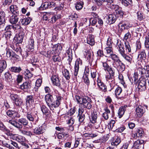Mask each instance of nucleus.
<instances>
[{
    "instance_id": "1",
    "label": "nucleus",
    "mask_w": 149,
    "mask_h": 149,
    "mask_svg": "<svg viewBox=\"0 0 149 149\" xmlns=\"http://www.w3.org/2000/svg\"><path fill=\"white\" fill-rule=\"evenodd\" d=\"M104 69L108 73V74L106 75V80L109 84L108 86L109 91H111L113 89L115 86V81L114 76L115 71L114 69L109 66L106 62H102Z\"/></svg>"
},
{
    "instance_id": "2",
    "label": "nucleus",
    "mask_w": 149,
    "mask_h": 149,
    "mask_svg": "<svg viewBox=\"0 0 149 149\" xmlns=\"http://www.w3.org/2000/svg\"><path fill=\"white\" fill-rule=\"evenodd\" d=\"M62 97H57L56 101L54 100L52 96L50 94H47L45 96V100L47 106L51 110H53L60 105Z\"/></svg>"
},
{
    "instance_id": "3",
    "label": "nucleus",
    "mask_w": 149,
    "mask_h": 149,
    "mask_svg": "<svg viewBox=\"0 0 149 149\" xmlns=\"http://www.w3.org/2000/svg\"><path fill=\"white\" fill-rule=\"evenodd\" d=\"M116 46L120 54L127 62L131 63L132 57L131 56H129L125 54L123 43L120 40H118Z\"/></svg>"
},
{
    "instance_id": "4",
    "label": "nucleus",
    "mask_w": 149,
    "mask_h": 149,
    "mask_svg": "<svg viewBox=\"0 0 149 149\" xmlns=\"http://www.w3.org/2000/svg\"><path fill=\"white\" fill-rule=\"evenodd\" d=\"M75 98L78 103L83 105L84 108L90 109L92 107L91 100L88 97L86 96L81 97L79 96L76 95Z\"/></svg>"
},
{
    "instance_id": "5",
    "label": "nucleus",
    "mask_w": 149,
    "mask_h": 149,
    "mask_svg": "<svg viewBox=\"0 0 149 149\" xmlns=\"http://www.w3.org/2000/svg\"><path fill=\"white\" fill-rule=\"evenodd\" d=\"M147 83L149 86V76L146 77H141L139 80L138 88L139 91H145L147 87Z\"/></svg>"
},
{
    "instance_id": "6",
    "label": "nucleus",
    "mask_w": 149,
    "mask_h": 149,
    "mask_svg": "<svg viewBox=\"0 0 149 149\" xmlns=\"http://www.w3.org/2000/svg\"><path fill=\"white\" fill-rule=\"evenodd\" d=\"M26 116L28 120L32 122L35 121L36 122H37L38 120V117L36 113L34 114L32 112H27L26 114Z\"/></svg>"
},
{
    "instance_id": "7",
    "label": "nucleus",
    "mask_w": 149,
    "mask_h": 149,
    "mask_svg": "<svg viewBox=\"0 0 149 149\" xmlns=\"http://www.w3.org/2000/svg\"><path fill=\"white\" fill-rule=\"evenodd\" d=\"M51 79L54 85L58 87H60L61 82L58 74H54L52 77Z\"/></svg>"
},
{
    "instance_id": "8",
    "label": "nucleus",
    "mask_w": 149,
    "mask_h": 149,
    "mask_svg": "<svg viewBox=\"0 0 149 149\" xmlns=\"http://www.w3.org/2000/svg\"><path fill=\"white\" fill-rule=\"evenodd\" d=\"M44 126L43 125H39L33 130V133L37 135H39L44 133L45 131Z\"/></svg>"
},
{
    "instance_id": "9",
    "label": "nucleus",
    "mask_w": 149,
    "mask_h": 149,
    "mask_svg": "<svg viewBox=\"0 0 149 149\" xmlns=\"http://www.w3.org/2000/svg\"><path fill=\"white\" fill-rule=\"evenodd\" d=\"M91 118H90L91 122L95 123V127L96 129H98L100 127L99 125L96 123V120L97 117V113L96 112H94L91 115Z\"/></svg>"
},
{
    "instance_id": "10",
    "label": "nucleus",
    "mask_w": 149,
    "mask_h": 149,
    "mask_svg": "<svg viewBox=\"0 0 149 149\" xmlns=\"http://www.w3.org/2000/svg\"><path fill=\"white\" fill-rule=\"evenodd\" d=\"M82 64V61L80 59H77L75 63L74 66V75L76 76L79 71V67L81 66Z\"/></svg>"
},
{
    "instance_id": "11",
    "label": "nucleus",
    "mask_w": 149,
    "mask_h": 149,
    "mask_svg": "<svg viewBox=\"0 0 149 149\" xmlns=\"http://www.w3.org/2000/svg\"><path fill=\"white\" fill-rule=\"evenodd\" d=\"M107 22L111 24L114 23L116 20V17L115 14H109L107 17Z\"/></svg>"
},
{
    "instance_id": "12",
    "label": "nucleus",
    "mask_w": 149,
    "mask_h": 149,
    "mask_svg": "<svg viewBox=\"0 0 149 149\" xmlns=\"http://www.w3.org/2000/svg\"><path fill=\"white\" fill-rule=\"evenodd\" d=\"M17 123L19 124L18 129H20L22 128L23 126H26L28 124V121L24 118H21L18 120Z\"/></svg>"
},
{
    "instance_id": "13",
    "label": "nucleus",
    "mask_w": 149,
    "mask_h": 149,
    "mask_svg": "<svg viewBox=\"0 0 149 149\" xmlns=\"http://www.w3.org/2000/svg\"><path fill=\"white\" fill-rule=\"evenodd\" d=\"M5 13L3 11H0V27H3L5 24Z\"/></svg>"
},
{
    "instance_id": "14",
    "label": "nucleus",
    "mask_w": 149,
    "mask_h": 149,
    "mask_svg": "<svg viewBox=\"0 0 149 149\" xmlns=\"http://www.w3.org/2000/svg\"><path fill=\"white\" fill-rule=\"evenodd\" d=\"M19 17V15H13L10 17V22L12 24H15L18 22Z\"/></svg>"
},
{
    "instance_id": "15",
    "label": "nucleus",
    "mask_w": 149,
    "mask_h": 149,
    "mask_svg": "<svg viewBox=\"0 0 149 149\" xmlns=\"http://www.w3.org/2000/svg\"><path fill=\"white\" fill-rule=\"evenodd\" d=\"M144 142V141L142 139L137 140L134 142L132 149H139L140 145L143 144Z\"/></svg>"
},
{
    "instance_id": "16",
    "label": "nucleus",
    "mask_w": 149,
    "mask_h": 149,
    "mask_svg": "<svg viewBox=\"0 0 149 149\" xmlns=\"http://www.w3.org/2000/svg\"><path fill=\"white\" fill-rule=\"evenodd\" d=\"M6 61L3 60H0V74L1 73L6 69L7 67Z\"/></svg>"
},
{
    "instance_id": "17",
    "label": "nucleus",
    "mask_w": 149,
    "mask_h": 149,
    "mask_svg": "<svg viewBox=\"0 0 149 149\" xmlns=\"http://www.w3.org/2000/svg\"><path fill=\"white\" fill-rule=\"evenodd\" d=\"M136 114L139 117L142 116L145 112L143 108L141 106H139L136 108Z\"/></svg>"
},
{
    "instance_id": "18",
    "label": "nucleus",
    "mask_w": 149,
    "mask_h": 149,
    "mask_svg": "<svg viewBox=\"0 0 149 149\" xmlns=\"http://www.w3.org/2000/svg\"><path fill=\"white\" fill-rule=\"evenodd\" d=\"M21 138V137L20 136L18 138V141L20 143V145L18 147V149H27L29 147L28 145L24 142L22 141L20 139Z\"/></svg>"
},
{
    "instance_id": "19",
    "label": "nucleus",
    "mask_w": 149,
    "mask_h": 149,
    "mask_svg": "<svg viewBox=\"0 0 149 149\" xmlns=\"http://www.w3.org/2000/svg\"><path fill=\"white\" fill-rule=\"evenodd\" d=\"M31 83L30 81H26L20 85V88L22 90H26L31 87Z\"/></svg>"
},
{
    "instance_id": "20",
    "label": "nucleus",
    "mask_w": 149,
    "mask_h": 149,
    "mask_svg": "<svg viewBox=\"0 0 149 149\" xmlns=\"http://www.w3.org/2000/svg\"><path fill=\"white\" fill-rule=\"evenodd\" d=\"M146 54L144 50H142L138 54V58L141 61L145 60L146 59Z\"/></svg>"
},
{
    "instance_id": "21",
    "label": "nucleus",
    "mask_w": 149,
    "mask_h": 149,
    "mask_svg": "<svg viewBox=\"0 0 149 149\" xmlns=\"http://www.w3.org/2000/svg\"><path fill=\"white\" fill-rule=\"evenodd\" d=\"M87 43L92 46L95 44L94 36L92 35H89L87 38Z\"/></svg>"
},
{
    "instance_id": "22",
    "label": "nucleus",
    "mask_w": 149,
    "mask_h": 149,
    "mask_svg": "<svg viewBox=\"0 0 149 149\" xmlns=\"http://www.w3.org/2000/svg\"><path fill=\"white\" fill-rule=\"evenodd\" d=\"M31 20V18L29 17L20 19V22L22 25H26L30 23Z\"/></svg>"
},
{
    "instance_id": "23",
    "label": "nucleus",
    "mask_w": 149,
    "mask_h": 149,
    "mask_svg": "<svg viewBox=\"0 0 149 149\" xmlns=\"http://www.w3.org/2000/svg\"><path fill=\"white\" fill-rule=\"evenodd\" d=\"M33 102L34 100L33 96L31 95L27 96L26 100V104L27 107L28 105L33 104Z\"/></svg>"
},
{
    "instance_id": "24",
    "label": "nucleus",
    "mask_w": 149,
    "mask_h": 149,
    "mask_svg": "<svg viewBox=\"0 0 149 149\" xmlns=\"http://www.w3.org/2000/svg\"><path fill=\"white\" fill-rule=\"evenodd\" d=\"M10 9L13 15L19 14V12L16 6L11 5L10 7Z\"/></svg>"
},
{
    "instance_id": "25",
    "label": "nucleus",
    "mask_w": 149,
    "mask_h": 149,
    "mask_svg": "<svg viewBox=\"0 0 149 149\" xmlns=\"http://www.w3.org/2000/svg\"><path fill=\"white\" fill-rule=\"evenodd\" d=\"M130 25L128 24L122 23L120 22L118 24V27L120 30L123 31L127 28V27H130Z\"/></svg>"
},
{
    "instance_id": "26",
    "label": "nucleus",
    "mask_w": 149,
    "mask_h": 149,
    "mask_svg": "<svg viewBox=\"0 0 149 149\" xmlns=\"http://www.w3.org/2000/svg\"><path fill=\"white\" fill-rule=\"evenodd\" d=\"M4 77L5 80L7 82H10L12 80L11 74L8 72H7L4 73Z\"/></svg>"
},
{
    "instance_id": "27",
    "label": "nucleus",
    "mask_w": 149,
    "mask_h": 149,
    "mask_svg": "<svg viewBox=\"0 0 149 149\" xmlns=\"http://www.w3.org/2000/svg\"><path fill=\"white\" fill-rule=\"evenodd\" d=\"M84 3L81 1H78L75 4V7L76 9L77 10H81L83 7Z\"/></svg>"
},
{
    "instance_id": "28",
    "label": "nucleus",
    "mask_w": 149,
    "mask_h": 149,
    "mask_svg": "<svg viewBox=\"0 0 149 149\" xmlns=\"http://www.w3.org/2000/svg\"><path fill=\"white\" fill-rule=\"evenodd\" d=\"M49 2H45L42 4L41 6L39 8L40 10H42L49 8Z\"/></svg>"
},
{
    "instance_id": "29",
    "label": "nucleus",
    "mask_w": 149,
    "mask_h": 149,
    "mask_svg": "<svg viewBox=\"0 0 149 149\" xmlns=\"http://www.w3.org/2000/svg\"><path fill=\"white\" fill-rule=\"evenodd\" d=\"M97 85L102 91L104 92L107 91V86L103 83L101 81H98Z\"/></svg>"
},
{
    "instance_id": "30",
    "label": "nucleus",
    "mask_w": 149,
    "mask_h": 149,
    "mask_svg": "<svg viewBox=\"0 0 149 149\" xmlns=\"http://www.w3.org/2000/svg\"><path fill=\"white\" fill-rule=\"evenodd\" d=\"M61 17V15L60 14H56L52 17L50 22L52 23H54L58 19L60 18Z\"/></svg>"
},
{
    "instance_id": "31",
    "label": "nucleus",
    "mask_w": 149,
    "mask_h": 149,
    "mask_svg": "<svg viewBox=\"0 0 149 149\" xmlns=\"http://www.w3.org/2000/svg\"><path fill=\"white\" fill-rule=\"evenodd\" d=\"M125 110V107H122L119 108L118 113L119 118H120L123 115Z\"/></svg>"
},
{
    "instance_id": "32",
    "label": "nucleus",
    "mask_w": 149,
    "mask_h": 149,
    "mask_svg": "<svg viewBox=\"0 0 149 149\" xmlns=\"http://www.w3.org/2000/svg\"><path fill=\"white\" fill-rule=\"evenodd\" d=\"M145 47L149 50V33H148L147 35L145 37V40L144 43Z\"/></svg>"
},
{
    "instance_id": "33",
    "label": "nucleus",
    "mask_w": 149,
    "mask_h": 149,
    "mask_svg": "<svg viewBox=\"0 0 149 149\" xmlns=\"http://www.w3.org/2000/svg\"><path fill=\"white\" fill-rule=\"evenodd\" d=\"M41 110L43 113L46 115H48L50 112L48 109L44 105H42L41 107Z\"/></svg>"
},
{
    "instance_id": "34",
    "label": "nucleus",
    "mask_w": 149,
    "mask_h": 149,
    "mask_svg": "<svg viewBox=\"0 0 149 149\" xmlns=\"http://www.w3.org/2000/svg\"><path fill=\"white\" fill-rule=\"evenodd\" d=\"M136 73L138 75H140L141 77L146 74L143 68H138L137 70Z\"/></svg>"
},
{
    "instance_id": "35",
    "label": "nucleus",
    "mask_w": 149,
    "mask_h": 149,
    "mask_svg": "<svg viewBox=\"0 0 149 149\" xmlns=\"http://www.w3.org/2000/svg\"><path fill=\"white\" fill-rule=\"evenodd\" d=\"M7 121L17 128L18 127V126H19L20 125L19 123H17V122L12 119H8L7 120Z\"/></svg>"
},
{
    "instance_id": "36",
    "label": "nucleus",
    "mask_w": 149,
    "mask_h": 149,
    "mask_svg": "<svg viewBox=\"0 0 149 149\" xmlns=\"http://www.w3.org/2000/svg\"><path fill=\"white\" fill-rule=\"evenodd\" d=\"M53 14L52 12H46L43 13L42 18L43 20L47 21L49 18L50 17V16Z\"/></svg>"
},
{
    "instance_id": "37",
    "label": "nucleus",
    "mask_w": 149,
    "mask_h": 149,
    "mask_svg": "<svg viewBox=\"0 0 149 149\" xmlns=\"http://www.w3.org/2000/svg\"><path fill=\"white\" fill-rule=\"evenodd\" d=\"M62 73L66 79L68 80L70 79V75L68 70L66 69H64L62 71Z\"/></svg>"
},
{
    "instance_id": "38",
    "label": "nucleus",
    "mask_w": 149,
    "mask_h": 149,
    "mask_svg": "<svg viewBox=\"0 0 149 149\" xmlns=\"http://www.w3.org/2000/svg\"><path fill=\"white\" fill-rule=\"evenodd\" d=\"M34 41L33 39H30L29 41L28 48L30 50H32L34 48Z\"/></svg>"
},
{
    "instance_id": "39",
    "label": "nucleus",
    "mask_w": 149,
    "mask_h": 149,
    "mask_svg": "<svg viewBox=\"0 0 149 149\" xmlns=\"http://www.w3.org/2000/svg\"><path fill=\"white\" fill-rule=\"evenodd\" d=\"M21 70L20 67H17L15 66L11 67L10 69V71L15 73H19L20 72Z\"/></svg>"
},
{
    "instance_id": "40",
    "label": "nucleus",
    "mask_w": 149,
    "mask_h": 149,
    "mask_svg": "<svg viewBox=\"0 0 149 149\" xmlns=\"http://www.w3.org/2000/svg\"><path fill=\"white\" fill-rule=\"evenodd\" d=\"M121 141L120 139L117 137L116 139H115L113 141L111 142V145L112 146H117L118 145L120 142Z\"/></svg>"
},
{
    "instance_id": "41",
    "label": "nucleus",
    "mask_w": 149,
    "mask_h": 149,
    "mask_svg": "<svg viewBox=\"0 0 149 149\" xmlns=\"http://www.w3.org/2000/svg\"><path fill=\"white\" fill-rule=\"evenodd\" d=\"M117 70L120 72H122L124 71L125 68V65L123 63H122L117 67Z\"/></svg>"
},
{
    "instance_id": "42",
    "label": "nucleus",
    "mask_w": 149,
    "mask_h": 149,
    "mask_svg": "<svg viewBox=\"0 0 149 149\" xmlns=\"http://www.w3.org/2000/svg\"><path fill=\"white\" fill-rule=\"evenodd\" d=\"M111 48V47H107L105 48V49L106 51L107 55V56L108 57L110 56H111L113 54Z\"/></svg>"
},
{
    "instance_id": "43",
    "label": "nucleus",
    "mask_w": 149,
    "mask_h": 149,
    "mask_svg": "<svg viewBox=\"0 0 149 149\" xmlns=\"http://www.w3.org/2000/svg\"><path fill=\"white\" fill-rule=\"evenodd\" d=\"M122 90L120 87H118L116 89L115 91V94L116 96L119 95L122 92Z\"/></svg>"
},
{
    "instance_id": "44",
    "label": "nucleus",
    "mask_w": 149,
    "mask_h": 149,
    "mask_svg": "<svg viewBox=\"0 0 149 149\" xmlns=\"http://www.w3.org/2000/svg\"><path fill=\"white\" fill-rule=\"evenodd\" d=\"M25 76L28 78H31L33 76V74L28 69H26L24 72Z\"/></svg>"
},
{
    "instance_id": "45",
    "label": "nucleus",
    "mask_w": 149,
    "mask_h": 149,
    "mask_svg": "<svg viewBox=\"0 0 149 149\" xmlns=\"http://www.w3.org/2000/svg\"><path fill=\"white\" fill-rule=\"evenodd\" d=\"M143 132V130L141 128L138 129L137 130L136 133V136H142Z\"/></svg>"
},
{
    "instance_id": "46",
    "label": "nucleus",
    "mask_w": 149,
    "mask_h": 149,
    "mask_svg": "<svg viewBox=\"0 0 149 149\" xmlns=\"http://www.w3.org/2000/svg\"><path fill=\"white\" fill-rule=\"evenodd\" d=\"M6 38L7 39H10L11 37H12V33L10 31H6L5 33Z\"/></svg>"
},
{
    "instance_id": "47",
    "label": "nucleus",
    "mask_w": 149,
    "mask_h": 149,
    "mask_svg": "<svg viewBox=\"0 0 149 149\" xmlns=\"http://www.w3.org/2000/svg\"><path fill=\"white\" fill-rule=\"evenodd\" d=\"M6 56L8 58L12 57V55L14 54V52L9 49H6Z\"/></svg>"
},
{
    "instance_id": "48",
    "label": "nucleus",
    "mask_w": 149,
    "mask_h": 149,
    "mask_svg": "<svg viewBox=\"0 0 149 149\" xmlns=\"http://www.w3.org/2000/svg\"><path fill=\"white\" fill-rule=\"evenodd\" d=\"M0 130L4 132H7L8 131V129H7L6 127L1 121H0Z\"/></svg>"
},
{
    "instance_id": "49",
    "label": "nucleus",
    "mask_w": 149,
    "mask_h": 149,
    "mask_svg": "<svg viewBox=\"0 0 149 149\" xmlns=\"http://www.w3.org/2000/svg\"><path fill=\"white\" fill-rule=\"evenodd\" d=\"M125 45L126 51H128V52H131V49L130 46V45L129 42L127 41L125 42Z\"/></svg>"
},
{
    "instance_id": "50",
    "label": "nucleus",
    "mask_w": 149,
    "mask_h": 149,
    "mask_svg": "<svg viewBox=\"0 0 149 149\" xmlns=\"http://www.w3.org/2000/svg\"><path fill=\"white\" fill-rule=\"evenodd\" d=\"M122 63V62L119 59L114 61L113 63V65L114 66V67L117 68Z\"/></svg>"
},
{
    "instance_id": "51",
    "label": "nucleus",
    "mask_w": 149,
    "mask_h": 149,
    "mask_svg": "<svg viewBox=\"0 0 149 149\" xmlns=\"http://www.w3.org/2000/svg\"><path fill=\"white\" fill-rule=\"evenodd\" d=\"M64 6L63 4H60V5L57 6L56 7H55L54 9L55 11L61 10L63 9Z\"/></svg>"
},
{
    "instance_id": "52",
    "label": "nucleus",
    "mask_w": 149,
    "mask_h": 149,
    "mask_svg": "<svg viewBox=\"0 0 149 149\" xmlns=\"http://www.w3.org/2000/svg\"><path fill=\"white\" fill-rule=\"evenodd\" d=\"M14 24L15 25H13V29L15 30L20 29H22L20 25V23L19 22L17 24Z\"/></svg>"
},
{
    "instance_id": "53",
    "label": "nucleus",
    "mask_w": 149,
    "mask_h": 149,
    "mask_svg": "<svg viewBox=\"0 0 149 149\" xmlns=\"http://www.w3.org/2000/svg\"><path fill=\"white\" fill-rule=\"evenodd\" d=\"M10 96L11 99L15 101L18 98V96L16 94H11Z\"/></svg>"
},
{
    "instance_id": "54",
    "label": "nucleus",
    "mask_w": 149,
    "mask_h": 149,
    "mask_svg": "<svg viewBox=\"0 0 149 149\" xmlns=\"http://www.w3.org/2000/svg\"><path fill=\"white\" fill-rule=\"evenodd\" d=\"M15 104L17 106H19L22 104V101L21 99H19L18 98L15 101Z\"/></svg>"
},
{
    "instance_id": "55",
    "label": "nucleus",
    "mask_w": 149,
    "mask_h": 149,
    "mask_svg": "<svg viewBox=\"0 0 149 149\" xmlns=\"http://www.w3.org/2000/svg\"><path fill=\"white\" fill-rule=\"evenodd\" d=\"M79 121L80 123H82L83 122L85 118V115H78Z\"/></svg>"
},
{
    "instance_id": "56",
    "label": "nucleus",
    "mask_w": 149,
    "mask_h": 149,
    "mask_svg": "<svg viewBox=\"0 0 149 149\" xmlns=\"http://www.w3.org/2000/svg\"><path fill=\"white\" fill-rule=\"evenodd\" d=\"M107 45L108 47H112V41L111 39L109 38H108L107 41Z\"/></svg>"
},
{
    "instance_id": "57",
    "label": "nucleus",
    "mask_w": 149,
    "mask_h": 149,
    "mask_svg": "<svg viewBox=\"0 0 149 149\" xmlns=\"http://www.w3.org/2000/svg\"><path fill=\"white\" fill-rule=\"evenodd\" d=\"M54 62L60 61H61V58L58 55L54 56L52 58Z\"/></svg>"
},
{
    "instance_id": "58",
    "label": "nucleus",
    "mask_w": 149,
    "mask_h": 149,
    "mask_svg": "<svg viewBox=\"0 0 149 149\" xmlns=\"http://www.w3.org/2000/svg\"><path fill=\"white\" fill-rule=\"evenodd\" d=\"M14 111L9 110L6 112L7 115L9 117L13 118Z\"/></svg>"
},
{
    "instance_id": "59",
    "label": "nucleus",
    "mask_w": 149,
    "mask_h": 149,
    "mask_svg": "<svg viewBox=\"0 0 149 149\" xmlns=\"http://www.w3.org/2000/svg\"><path fill=\"white\" fill-rule=\"evenodd\" d=\"M84 109L82 108H80L79 109L78 111V115H85V114L86 113V112H84Z\"/></svg>"
},
{
    "instance_id": "60",
    "label": "nucleus",
    "mask_w": 149,
    "mask_h": 149,
    "mask_svg": "<svg viewBox=\"0 0 149 149\" xmlns=\"http://www.w3.org/2000/svg\"><path fill=\"white\" fill-rule=\"evenodd\" d=\"M42 82V81L41 79H37L36 82V86L37 87H39L41 86Z\"/></svg>"
},
{
    "instance_id": "61",
    "label": "nucleus",
    "mask_w": 149,
    "mask_h": 149,
    "mask_svg": "<svg viewBox=\"0 0 149 149\" xmlns=\"http://www.w3.org/2000/svg\"><path fill=\"white\" fill-rule=\"evenodd\" d=\"M111 56L112 59L114 61L119 59L118 56L115 54H113Z\"/></svg>"
},
{
    "instance_id": "62",
    "label": "nucleus",
    "mask_w": 149,
    "mask_h": 149,
    "mask_svg": "<svg viewBox=\"0 0 149 149\" xmlns=\"http://www.w3.org/2000/svg\"><path fill=\"white\" fill-rule=\"evenodd\" d=\"M97 21V18H91L90 20V22L92 23L93 25H95Z\"/></svg>"
},
{
    "instance_id": "63",
    "label": "nucleus",
    "mask_w": 149,
    "mask_h": 149,
    "mask_svg": "<svg viewBox=\"0 0 149 149\" xmlns=\"http://www.w3.org/2000/svg\"><path fill=\"white\" fill-rule=\"evenodd\" d=\"M75 110L74 109L71 108L67 112V113L68 115L70 116H72L75 113Z\"/></svg>"
},
{
    "instance_id": "64",
    "label": "nucleus",
    "mask_w": 149,
    "mask_h": 149,
    "mask_svg": "<svg viewBox=\"0 0 149 149\" xmlns=\"http://www.w3.org/2000/svg\"><path fill=\"white\" fill-rule=\"evenodd\" d=\"M143 68L145 71V74L149 73V66L148 65H147L144 66Z\"/></svg>"
}]
</instances>
